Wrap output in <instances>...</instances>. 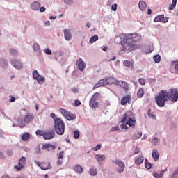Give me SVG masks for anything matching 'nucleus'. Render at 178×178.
I'll return each mask as SVG.
<instances>
[{
    "mask_svg": "<svg viewBox=\"0 0 178 178\" xmlns=\"http://www.w3.org/2000/svg\"><path fill=\"white\" fill-rule=\"evenodd\" d=\"M137 38L138 35L136 33L124 35L123 42L121 44L122 47V51H133L137 48L136 42H137Z\"/></svg>",
    "mask_w": 178,
    "mask_h": 178,
    "instance_id": "1",
    "label": "nucleus"
},
{
    "mask_svg": "<svg viewBox=\"0 0 178 178\" xmlns=\"http://www.w3.org/2000/svg\"><path fill=\"white\" fill-rule=\"evenodd\" d=\"M121 123H122L120 125L121 129H125L127 130L129 127H132V129H134L136 127V119L134 118V114L131 113V111H128L125 113L123 115L122 119L121 120Z\"/></svg>",
    "mask_w": 178,
    "mask_h": 178,
    "instance_id": "2",
    "label": "nucleus"
},
{
    "mask_svg": "<svg viewBox=\"0 0 178 178\" xmlns=\"http://www.w3.org/2000/svg\"><path fill=\"white\" fill-rule=\"evenodd\" d=\"M168 95H169L166 90H161L159 92V95L155 97L158 106L161 108L165 106V102L168 101Z\"/></svg>",
    "mask_w": 178,
    "mask_h": 178,
    "instance_id": "3",
    "label": "nucleus"
},
{
    "mask_svg": "<svg viewBox=\"0 0 178 178\" xmlns=\"http://www.w3.org/2000/svg\"><path fill=\"white\" fill-rule=\"evenodd\" d=\"M54 129L55 131L59 136H63L65 134V122L60 118L55 120L54 122Z\"/></svg>",
    "mask_w": 178,
    "mask_h": 178,
    "instance_id": "4",
    "label": "nucleus"
},
{
    "mask_svg": "<svg viewBox=\"0 0 178 178\" xmlns=\"http://www.w3.org/2000/svg\"><path fill=\"white\" fill-rule=\"evenodd\" d=\"M168 99H170L172 102H177L178 101V90L176 88H172L168 92Z\"/></svg>",
    "mask_w": 178,
    "mask_h": 178,
    "instance_id": "5",
    "label": "nucleus"
},
{
    "mask_svg": "<svg viewBox=\"0 0 178 178\" xmlns=\"http://www.w3.org/2000/svg\"><path fill=\"white\" fill-rule=\"evenodd\" d=\"M60 113L63 116H65L67 120H74L76 119V114L72 113L70 111H67L65 109L60 108L59 109Z\"/></svg>",
    "mask_w": 178,
    "mask_h": 178,
    "instance_id": "6",
    "label": "nucleus"
},
{
    "mask_svg": "<svg viewBox=\"0 0 178 178\" xmlns=\"http://www.w3.org/2000/svg\"><path fill=\"white\" fill-rule=\"evenodd\" d=\"M113 163H115V165H117L119 166V169L117 170V173H123L124 172V168H126V164H124V162H123L120 159L118 160H113Z\"/></svg>",
    "mask_w": 178,
    "mask_h": 178,
    "instance_id": "7",
    "label": "nucleus"
},
{
    "mask_svg": "<svg viewBox=\"0 0 178 178\" xmlns=\"http://www.w3.org/2000/svg\"><path fill=\"white\" fill-rule=\"evenodd\" d=\"M111 83L116 84L117 86H120L125 92H127V91H129V84H127L126 82L123 81H118L116 79H114L113 81L111 82Z\"/></svg>",
    "mask_w": 178,
    "mask_h": 178,
    "instance_id": "8",
    "label": "nucleus"
},
{
    "mask_svg": "<svg viewBox=\"0 0 178 178\" xmlns=\"http://www.w3.org/2000/svg\"><path fill=\"white\" fill-rule=\"evenodd\" d=\"M55 137V131L54 129H49L44 131L43 138L44 140H52Z\"/></svg>",
    "mask_w": 178,
    "mask_h": 178,
    "instance_id": "9",
    "label": "nucleus"
},
{
    "mask_svg": "<svg viewBox=\"0 0 178 178\" xmlns=\"http://www.w3.org/2000/svg\"><path fill=\"white\" fill-rule=\"evenodd\" d=\"M10 63L15 69H17L18 70L23 69V63L19 59H13L10 60Z\"/></svg>",
    "mask_w": 178,
    "mask_h": 178,
    "instance_id": "10",
    "label": "nucleus"
},
{
    "mask_svg": "<svg viewBox=\"0 0 178 178\" xmlns=\"http://www.w3.org/2000/svg\"><path fill=\"white\" fill-rule=\"evenodd\" d=\"M24 165H26V157L22 156L18 162V165L15 166V168L17 170H22V169L24 168Z\"/></svg>",
    "mask_w": 178,
    "mask_h": 178,
    "instance_id": "11",
    "label": "nucleus"
},
{
    "mask_svg": "<svg viewBox=\"0 0 178 178\" xmlns=\"http://www.w3.org/2000/svg\"><path fill=\"white\" fill-rule=\"evenodd\" d=\"M76 65L78 67V68L81 72H83V70L86 69V63L83 61V59H81V58H79L76 60Z\"/></svg>",
    "mask_w": 178,
    "mask_h": 178,
    "instance_id": "12",
    "label": "nucleus"
},
{
    "mask_svg": "<svg viewBox=\"0 0 178 178\" xmlns=\"http://www.w3.org/2000/svg\"><path fill=\"white\" fill-rule=\"evenodd\" d=\"M155 23H159V22H162L163 23H168L169 22V19L165 18V15H158L154 18Z\"/></svg>",
    "mask_w": 178,
    "mask_h": 178,
    "instance_id": "13",
    "label": "nucleus"
},
{
    "mask_svg": "<svg viewBox=\"0 0 178 178\" xmlns=\"http://www.w3.org/2000/svg\"><path fill=\"white\" fill-rule=\"evenodd\" d=\"M52 166H51V163L48 162V161H44L42 163V165L40 166V169H42V170H48V169H51Z\"/></svg>",
    "mask_w": 178,
    "mask_h": 178,
    "instance_id": "14",
    "label": "nucleus"
},
{
    "mask_svg": "<svg viewBox=\"0 0 178 178\" xmlns=\"http://www.w3.org/2000/svg\"><path fill=\"white\" fill-rule=\"evenodd\" d=\"M64 37L67 41H70L72 40V33H70V29H64Z\"/></svg>",
    "mask_w": 178,
    "mask_h": 178,
    "instance_id": "15",
    "label": "nucleus"
},
{
    "mask_svg": "<svg viewBox=\"0 0 178 178\" xmlns=\"http://www.w3.org/2000/svg\"><path fill=\"white\" fill-rule=\"evenodd\" d=\"M56 147L50 143L45 144L42 146V149H47V151H54Z\"/></svg>",
    "mask_w": 178,
    "mask_h": 178,
    "instance_id": "16",
    "label": "nucleus"
},
{
    "mask_svg": "<svg viewBox=\"0 0 178 178\" xmlns=\"http://www.w3.org/2000/svg\"><path fill=\"white\" fill-rule=\"evenodd\" d=\"M41 6V4L37 1H33L31 5V9L32 10H38Z\"/></svg>",
    "mask_w": 178,
    "mask_h": 178,
    "instance_id": "17",
    "label": "nucleus"
},
{
    "mask_svg": "<svg viewBox=\"0 0 178 178\" xmlns=\"http://www.w3.org/2000/svg\"><path fill=\"white\" fill-rule=\"evenodd\" d=\"M152 158L155 162L159 160V152L157 149L152 150Z\"/></svg>",
    "mask_w": 178,
    "mask_h": 178,
    "instance_id": "18",
    "label": "nucleus"
},
{
    "mask_svg": "<svg viewBox=\"0 0 178 178\" xmlns=\"http://www.w3.org/2000/svg\"><path fill=\"white\" fill-rule=\"evenodd\" d=\"M134 161H135L136 165H141V163L144 162V156H136L135 157Z\"/></svg>",
    "mask_w": 178,
    "mask_h": 178,
    "instance_id": "19",
    "label": "nucleus"
},
{
    "mask_svg": "<svg viewBox=\"0 0 178 178\" xmlns=\"http://www.w3.org/2000/svg\"><path fill=\"white\" fill-rule=\"evenodd\" d=\"M89 105L90 108H94V109H97V108H98V105H99V103H98L97 100L91 99Z\"/></svg>",
    "mask_w": 178,
    "mask_h": 178,
    "instance_id": "20",
    "label": "nucleus"
},
{
    "mask_svg": "<svg viewBox=\"0 0 178 178\" xmlns=\"http://www.w3.org/2000/svg\"><path fill=\"white\" fill-rule=\"evenodd\" d=\"M106 85V81L105 79H100L98 83H96L94 86V89L98 88V87H104Z\"/></svg>",
    "mask_w": 178,
    "mask_h": 178,
    "instance_id": "21",
    "label": "nucleus"
},
{
    "mask_svg": "<svg viewBox=\"0 0 178 178\" xmlns=\"http://www.w3.org/2000/svg\"><path fill=\"white\" fill-rule=\"evenodd\" d=\"M74 170L76 172V173H79V175H81V173L84 172V169L80 165H75L74 167Z\"/></svg>",
    "mask_w": 178,
    "mask_h": 178,
    "instance_id": "22",
    "label": "nucleus"
},
{
    "mask_svg": "<svg viewBox=\"0 0 178 178\" xmlns=\"http://www.w3.org/2000/svg\"><path fill=\"white\" fill-rule=\"evenodd\" d=\"M33 119H34V115L28 113L24 117V122L25 123H30Z\"/></svg>",
    "mask_w": 178,
    "mask_h": 178,
    "instance_id": "23",
    "label": "nucleus"
},
{
    "mask_svg": "<svg viewBox=\"0 0 178 178\" xmlns=\"http://www.w3.org/2000/svg\"><path fill=\"white\" fill-rule=\"evenodd\" d=\"M130 98L131 97L129 95L124 96L121 100V105H126L127 102H130Z\"/></svg>",
    "mask_w": 178,
    "mask_h": 178,
    "instance_id": "24",
    "label": "nucleus"
},
{
    "mask_svg": "<svg viewBox=\"0 0 178 178\" xmlns=\"http://www.w3.org/2000/svg\"><path fill=\"white\" fill-rule=\"evenodd\" d=\"M140 10H145L147 9V3L144 1H140L138 4Z\"/></svg>",
    "mask_w": 178,
    "mask_h": 178,
    "instance_id": "25",
    "label": "nucleus"
},
{
    "mask_svg": "<svg viewBox=\"0 0 178 178\" xmlns=\"http://www.w3.org/2000/svg\"><path fill=\"white\" fill-rule=\"evenodd\" d=\"M123 65L127 67H131L132 69H134V64L130 60H124L123 62Z\"/></svg>",
    "mask_w": 178,
    "mask_h": 178,
    "instance_id": "26",
    "label": "nucleus"
},
{
    "mask_svg": "<svg viewBox=\"0 0 178 178\" xmlns=\"http://www.w3.org/2000/svg\"><path fill=\"white\" fill-rule=\"evenodd\" d=\"M138 98H143L144 97V88H140L137 92Z\"/></svg>",
    "mask_w": 178,
    "mask_h": 178,
    "instance_id": "27",
    "label": "nucleus"
},
{
    "mask_svg": "<svg viewBox=\"0 0 178 178\" xmlns=\"http://www.w3.org/2000/svg\"><path fill=\"white\" fill-rule=\"evenodd\" d=\"M143 136V132L138 131L133 135L132 138L133 140H138Z\"/></svg>",
    "mask_w": 178,
    "mask_h": 178,
    "instance_id": "28",
    "label": "nucleus"
},
{
    "mask_svg": "<svg viewBox=\"0 0 178 178\" xmlns=\"http://www.w3.org/2000/svg\"><path fill=\"white\" fill-rule=\"evenodd\" d=\"M33 49L35 52H41V47L38 43H35L33 46Z\"/></svg>",
    "mask_w": 178,
    "mask_h": 178,
    "instance_id": "29",
    "label": "nucleus"
},
{
    "mask_svg": "<svg viewBox=\"0 0 178 178\" xmlns=\"http://www.w3.org/2000/svg\"><path fill=\"white\" fill-rule=\"evenodd\" d=\"M0 65L3 67H8L9 63H8V60H5L4 58H1L0 60Z\"/></svg>",
    "mask_w": 178,
    "mask_h": 178,
    "instance_id": "30",
    "label": "nucleus"
},
{
    "mask_svg": "<svg viewBox=\"0 0 178 178\" xmlns=\"http://www.w3.org/2000/svg\"><path fill=\"white\" fill-rule=\"evenodd\" d=\"M95 159H97V161H98V162H102V161L105 159V155L97 154L95 156Z\"/></svg>",
    "mask_w": 178,
    "mask_h": 178,
    "instance_id": "31",
    "label": "nucleus"
},
{
    "mask_svg": "<svg viewBox=\"0 0 178 178\" xmlns=\"http://www.w3.org/2000/svg\"><path fill=\"white\" fill-rule=\"evenodd\" d=\"M177 3V0H172V3L170 5L168 9L169 10H173L176 8V4Z\"/></svg>",
    "mask_w": 178,
    "mask_h": 178,
    "instance_id": "32",
    "label": "nucleus"
},
{
    "mask_svg": "<svg viewBox=\"0 0 178 178\" xmlns=\"http://www.w3.org/2000/svg\"><path fill=\"white\" fill-rule=\"evenodd\" d=\"M10 54L13 56H17V55H19V53L17 52V50H16V49H10Z\"/></svg>",
    "mask_w": 178,
    "mask_h": 178,
    "instance_id": "33",
    "label": "nucleus"
},
{
    "mask_svg": "<svg viewBox=\"0 0 178 178\" xmlns=\"http://www.w3.org/2000/svg\"><path fill=\"white\" fill-rule=\"evenodd\" d=\"M90 176H97V168H90Z\"/></svg>",
    "mask_w": 178,
    "mask_h": 178,
    "instance_id": "34",
    "label": "nucleus"
},
{
    "mask_svg": "<svg viewBox=\"0 0 178 178\" xmlns=\"http://www.w3.org/2000/svg\"><path fill=\"white\" fill-rule=\"evenodd\" d=\"M95 41H98V35H95L90 39V44H94Z\"/></svg>",
    "mask_w": 178,
    "mask_h": 178,
    "instance_id": "35",
    "label": "nucleus"
},
{
    "mask_svg": "<svg viewBox=\"0 0 178 178\" xmlns=\"http://www.w3.org/2000/svg\"><path fill=\"white\" fill-rule=\"evenodd\" d=\"M145 165L146 169H151V168H152V165L151 164V163L148 162V159L145 160Z\"/></svg>",
    "mask_w": 178,
    "mask_h": 178,
    "instance_id": "36",
    "label": "nucleus"
},
{
    "mask_svg": "<svg viewBox=\"0 0 178 178\" xmlns=\"http://www.w3.org/2000/svg\"><path fill=\"white\" fill-rule=\"evenodd\" d=\"M39 84H42V83H45V78L43 76H39V77L36 79Z\"/></svg>",
    "mask_w": 178,
    "mask_h": 178,
    "instance_id": "37",
    "label": "nucleus"
},
{
    "mask_svg": "<svg viewBox=\"0 0 178 178\" xmlns=\"http://www.w3.org/2000/svg\"><path fill=\"white\" fill-rule=\"evenodd\" d=\"M29 138H30L29 134H25L22 135V141H27V140H29Z\"/></svg>",
    "mask_w": 178,
    "mask_h": 178,
    "instance_id": "38",
    "label": "nucleus"
},
{
    "mask_svg": "<svg viewBox=\"0 0 178 178\" xmlns=\"http://www.w3.org/2000/svg\"><path fill=\"white\" fill-rule=\"evenodd\" d=\"M152 145H159V139L158 138H154L152 140Z\"/></svg>",
    "mask_w": 178,
    "mask_h": 178,
    "instance_id": "39",
    "label": "nucleus"
},
{
    "mask_svg": "<svg viewBox=\"0 0 178 178\" xmlns=\"http://www.w3.org/2000/svg\"><path fill=\"white\" fill-rule=\"evenodd\" d=\"M153 59L156 63H159L161 62V56L156 55L154 56Z\"/></svg>",
    "mask_w": 178,
    "mask_h": 178,
    "instance_id": "40",
    "label": "nucleus"
},
{
    "mask_svg": "<svg viewBox=\"0 0 178 178\" xmlns=\"http://www.w3.org/2000/svg\"><path fill=\"white\" fill-rule=\"evenodd\" d=\"M98 98H99V93L95 92L92 96L91 99H93L94 101L98 102Z\"/></svg>",
    "mask_w": 178,
    "mask_h": 178,
    "instance_id": "41",
    "label": "nucleus"
},
{
    "mask_svg": "<svg viewBox=\"0 0 178 178\" xmlns=\"http://www.w3.org/2000/svg\"><path fill=\"white\" fill-rule=\"evenodd\" d=\"M33 77L35 80H37L40 77V75L38 74V72L37 70H34L33 72Z\"/></svg>",
    "mask_w": 178,
    "mask_h": 178,
    "instance_id": "42",
    "label": "nucleus"
},
{
    "mask_svg": "<svg viewBox=\"0 0 178 178\" xmlns=\"http://www.w3.org/2000/svg\"><path fill=\"white\" fill-rule=\"evenodd\" d=\"M80 138V131H74V138H75V140H77V138Z\"/></svg>",
    "mask_w": 178,
    "mask_h": 178,
    "instance_id": "43",
    "label": "nucleus"
},
{
    "mask_svg": "<svg viewBox=\"0 0 178 178\" xmlns=\"http://www.w3.org/2000/svg\"><path fill=\"white\" fill-rule=\"evenodd\" d=\"M44 132L45 131L37 130L35 134L36 136H42L44 137Z\"/></svg>",
    "mask_w": 178,
    "mask_h": 178,
    "instance_id": "44",
    "label": "nucleus"
},
{
    "mask_svg": "<svg viewBox=\"0 0 178 178\" xmlns=\"http://www.w3.org/2000/svg\"><path fill=\"white\" fill-rule=\"evenodd\" d=\"M163 171H161V172L159 173V174L155 172V173L154 174V177L155 178H161L162 176H163Z\"/></svg>",
    "mask_w": 178,
    "mask_h": 178,
    "instance_id": "45",
    "label": "nucleus"
},
{
    "mask_svg": "<svg viewBox=\"0 0 178 178\" xmlns=\"http://www.w3.org/2000/svg\"><path fill=\"white\" fill-rule=\"evenodd\" d=\"M138 83L141 86H145V80H144V79H143V78L138 79Z\"/></svg>",
    "mask_w": 178,
    "mask_h": 178,
    "instance_id": "46",
    "label": "nucleus"
},
{
    "mask_svg": "<svg viewBox=\"0 0 178 178\" xmlns=\"http://www.w3.org/2000/svg\"><path fill=\"white\" fill-rule=\"evenodd\" d=\"M65 155V152L61 151L59 152V154L58 155V159H63V156Z\"/></svg>",
    "mask_w": 178,
    "mask_h": 178,
    "instance_id": "47",
    "label": "nucleus"
},
{
    "mask_svg": "<svg viewBox=\"0 0 178 178\" xmlns=\"http://www.w3.org/2000/svg\"><path fill=\"white\" fill-rule=\"evenodd\" d=\"M174 69H175V73H177L178 74V63H177V62L174 63Z\"/></svg>",
    "mask_w": 178,
    "mask_h": 178,
    "instance_id": "48",
    "label": "nucleus"
},
{
    "mask_svg": "<svg viewBox=\"0 0 178 178\" xmlns=\"http://www.w3.org/2000/svg\"><path fill=\"white\" fill-rule=\"evenodd\" d=\"M111 9L112 10H113V12H116L117 9H118V4L114 3L111 6Z\"/></svg>",
    "mask_w": 178,
    "mask_h": 178,
    "instance_id": "49",
    "label": "nucleus"
},
{
    "mask_svg": "<svg viewBox=\"0 0 178 178\" xmlns=\"http://www.w3.org/2000/svg\"><path fill=\"white\" fill-rule=\"evenodd\" d=\"M74 105L75 106H80L81 105V102H80L79 99H76L74 101Z\"/></svg>",
    "mask_w": 178,
    "mask_h": 178,
    "instance_id": "50",
    "label": "nucleus"
},
{
    "mask_svg": "<svg viewBox=\"0 0 178 178\" xmlns=\"http://www.w3.org/2000/svg\"><path fill=\"white\" fill-rule=\"evenodd\" d=\"M93 151H99L101 149V145L98 144L97 146L93 147Z\"/></svg>",
    "mask_w": 178,
    "mask_h": 178,
    "instance_id": "51",
    "label": "nucleus"
},
{
    "mask_svg": "<svg viewBox=\"0 0 178 178\" xmlns=\"http://www.w3.org/2000/svg\"><path fill=\"white\" fill-rule=\"evenodd\" d=\"M44 52L47 55H52V51H51V50L49 49H45Z\"/></svg>",
    "mask_w": 178,
    "mask_h": 178,
    "instance_id": "52",
    "label": "nucleus"
},
{
    "mask_svg": "<svg viewBox=\"0 0 178 178\" xmlns=\"http://www.w3.org/2000/svg\"><path fill=\"white\" fill-rule=\"evenodd\" d=\"M50 117L52 118V119H54V122H55V120H58V118H56V115L54 113H51L50 114Z\"/></svg>",
    "mask_w": 178,
    "mask_h": 178,
    "instance_id": "53",
    "label": "nucleus"
},
{
    "mask_svg": "<svg viewBox=\"0 0 178 178\" xmlns=\"http://www.w3.org/2000/svg\"><path fill=\"white\" fill-rule=\"evenodd\" d=\"M148 115L152 118V119H154L155 115L154 114H151V110H148L147 111Z\"/></svg>",
    "mask_w": 178,
    "mask_h": 178,
    "instance_id": "54",
    "label": "nucleus"
},
{
    "mask_svg": "<svg viewBox=\"0 0 178 178\" xmlns=\"http://www.w3.org/2000/svg\"><path fill=\"white\" fill-rule=\"evenodd\" d=\"M71 91H72V92H74V94H76V92H79V89L77 88H72Z\"/></svg>",
    "mask_w": 178,
    "mask_h": 178,
    "instance_id": "55",
    "label": "nucleus"
},
{
    "mask_svg": "<svg viewBox=\"0 0 178 178\" xmlns=\"http://www.w3.org/2000/svg\"><path fill=\"white\" fill-rule=\"evenodd\" d=\"M134 153L135 154V155H137V154H139V153H140V148L136 147V148L134 149Z\"/></svg>",
    "mask_w": 178,
    "mask_h": 178,
    "instance_id": "56",
    "label": "nucleus"
},
{
    "mask_svg": "<svg viewBox=\"0 0 178 178\" xmlns=\"http://www.w3.org/2000/svg\"><path fill=\"white\" fill-rule=\"evenodd\" d=\"M5 158H6V156H5V154H3V152L0 151V159H5Z\"/></svg>",
    "mask_w": 178,
    "mask_h": 178,
    "instance_id": "57",
    "label": "nucleus"
},
{
    "mask_svg": "<svg viewBox=\"0 0 178 178\" xmlns=\"http://www.w3.org/2000/svg\"><path fill=\"white\" fill-rule=\"evenodd\" d=\"M119 131V128L118 127H113V128H111V131Z\"/></svg>",
    "mask_w": 178,
    "mask_h": 178,
    "instance_id": "58",
    "label": "nucleus"
},
{
    "mask_svg": "<svg viewBox=\"0 0 178 178\" xmlns=\"http://www.w3.org/2000/svg\"><path fill=\"white\" fill-rule=\"evenodd\" d=\"M35 165H37V166H42V163H41L40 161H36V160H35Z\"/></svg>",
    "mask_w": 178,
    "mask_h": 178,
    "instance_id": "59",
    "label": "nucleus"
},
{
    "mask_svg": "<svg viewBox=\"0 0 178 178\" xmlns=\"http://www.w3.org/2000/svg\"><path fill=\"white\" fill-rule=\"evenodd\" d=\"M16 101V98L13 96H10V102H15Z\"/></svg>",
    "mask_w": 178,
    "mask_h": 178,
    "instance_id": "60",
    "label": "nucleus"
},
{
    "mask_svg": "<svg viewBox=\"0 0 178 178\" xmlns=\"http://www.w3.org/2000/svg\"><path fill=\"white\" fill-rule=\"evenodd\" d=\"M63 1H64L65 3H66L67 5H69V3H70V2H72V0H63Z\"/></svg>",
    "mask_w": 178,
    "mask_h": 178,
    "instance_id": "61",
    "label": "nucleus"
},
{
    "mask_svg": "<svg viewBox=\"0 0 178 178\" xmlns=\"http://www.w3.org/2000/svg\"><path fill=\"white\" fill-rule=\"evenodd\" d=\"M40 12H45V7H40Z\"/></svg>",
    "mask_w": 178,
    "mask_h": 178,
    "instance_id": "62",
    "label": "nucleus"
},
{
    "mask_svg": "<svg viewBox=\"0 0 178 178\" xmlns=\"http://www.w3.org/2000/svg\"><path fill=\"white\" fill-rule=\"evenodd\" d=\"M62 163H63V161H62V160H58L57 165H62Z\"/></svg>",
    "mask_w": 178,
    "mask_h": 178,
    "instance_id": "63",
    "label": "nucleus"
},
{
    "mask_svg": "<svg viewBox=\"0 0 178 178\" xmlns=\"http://www.w3.org/2000/svg\"><path fill=\"white\" fill-rule=\"evenodd\" d=\"M151 13H152V10H151V8H149L147 10V15H151Z\"/></svg>",
    "mask_w": 178,
    "mask_h": 178,
    "instance_id": "64",
    "label": "nucleus"
}]
</instances>
